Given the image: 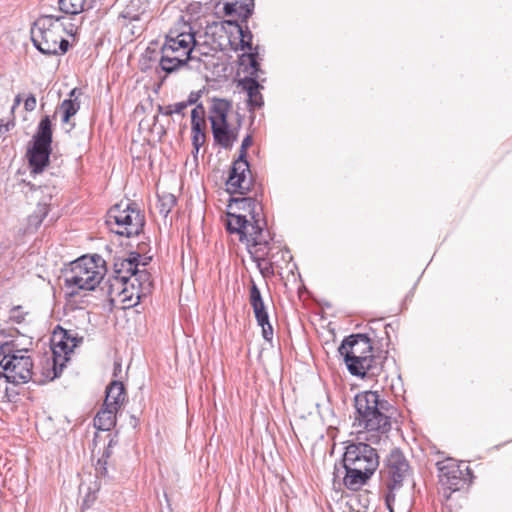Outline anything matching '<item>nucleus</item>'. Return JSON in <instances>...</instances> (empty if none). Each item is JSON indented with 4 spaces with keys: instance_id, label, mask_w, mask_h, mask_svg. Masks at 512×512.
Returning <instances> with one entry per match:
<instances>
[{
    "instance_id": "1",
    "label": "nucleus",
    "mask_w": 512,
    "mask_h": 512,
    "mask_svg": "<svg viewBox=\"0 0 512 512\" xmlns=\"http://www.w3.org/2000/svg\"><path fill=\"white\" fill-rule=\"evenodd\" d=\"M356 409L354 425L360 428L359 438L370 444L388 439L396 408L377 391H363L354 398Z\"/></svg>"
},
{
    "instance_id": "2",
    "label": "nucleus",
    "mask_w": 512,
    "mask_h": 512,
    "mask_svg": "<svg viewBox=\"0 0 512 512\" xmlns=\"http://www.w3.org/2000/svg\"><path fill=\"white\" fill-rule=\"evenodd\" d=\"M195 31L190 22L181 16L169 29L165 42L161 47L159 65L166 73H172L192 60V52L196 46Z\"/></svg>"
},
{
    "instance_id": "3",
    "label": "nucleus",
    "mask_w": 512,
    "mask_h": 512,
    "mask_svg": "<svg viewBox=\"0 0 512 512\" xmlns=\"http://www.w3.org/2000/svg\"><path fill=\"white\" fill-rule=\"evenodd\" d=\"M379 466V455L375 448L365 442H351L345 447L342 468L345 471L343 485L358 491L368 483Z\"/></svg>"
},
{
    "instance_id": "4",
    "label": "nucleus",
    "mask_w": 512,
    "mask_h": 512,
    "mask_svg": "<svg viewBox=\"0 0 512 512\" xmlns=\"http://www.w3.org/2000/svg\"><path fill=\"white\" fill-rule=\"evenodd\" d=\"M77 28L63 16L42 15L31 28L34 46L43 54L59 55L67 52L69 42L65 35H74Z\"/></svg>"
},
{
    "instance_id": "5",
    "label": "nucleus",
    "mask_w": 512,
    "mask_h": 512,
    "mask_svg": "<svg viewBox=\"0 0 512 512\" xmlns=\"http://www.w3.org/2000/svg\"><path fill=\"white\" fill-rule=\"evenodd\" d=\"M339 354L344 358L348 371L361 378L375 375L380 370L377 360L372 355V344L365 334H353L346 337L340 347Z\"/></svg>"
},
{
    "instance_id": "6",
    "label": "nucleus",
    "mask_w": 512,
    "mask_h": 512,
    "mask_svg": "<svg viewBox=\"0 0 512 512\" xmlns=\"http://www.w3.org/2000/svg\"><path fill=\"white\" fill-rule=\"evenodd\" d=\"M106 272L104 258H75L70 262V273L65 278L67 294L73 297L80 290H94Z\"/></svg>"
},
{
    "instance_id": "7",
    "label": "nucleus",
    "mask_w": 512,
    "mask_h": 512,
    "mask_svg": "<svg viewBox=\"0 0 512 512\" xmlns=\"http://www.w3.org/2000/svg\"><path fill=\"white\" fill-rule=\"evenodd\" d=\"M26 350H14L13 342L0 345V366L4 371L5 382L23 384L32 380L33 361Z\"/></svg>"
},
{
    "instance_id": "8",
    "label": "nucleus",
    "mask_w": 512,
    "mask_h": 512,
    "mask_svg": "<svg viewBox=\"0 0 512 512\" xmlns=\"http://www.w3.org/2000/svg\"><path fill=\"white\" fill-rule=\"evenodd\" d=\"M207 34L218 37L214 43L222 50L227 47L235 52L252 50L251 31L233 20L212 23L207 27Z\"/></svg>"
},
{
    "instance_id": "9",
    "label": "nucleus",
    "mask_w": 512,
    "mask_h": 512,
    "mask_svg": "<svg viewBox=\"0 0 512 512\" xmlns=\"http://www.w3.org/2000/svg\"><path fill=\"white\" fill-rule=\"evenodd\" d=\"M226 226L230 233L239 235L240 241L245 243L251 256L270 253L271 248L268 247L267 236L257 222L250 223L245 216L229 212Z\"/></svg>"
},
{
    "instance_id": "10",
    "label": "nucleus",
    "mask_w": 512,
    "mask_h": 512,
    "mask_svg": "<svg viewBox=\"0 0 512 512\" xmlns=\"http://www.w3.org/2000/svg\"><path fill=\"white\" fill-rule=\"evenodd\" d=\"M106 224L111 232L129 238L142 231L144 216L135 204L121 202L109 210Z\"/></svg>"
},
{
    "instance_id": "11",
    "label": "nucleus",
    "mask_w": 512,
    "mask_h": 512,
    "mask_svg": "<svg viewBox=\"0 0 512 512\" xmlns=\"http://www.w3.org/2000/svg\"><path fill=\"white\" fill-rule=\"evenodd\" d=\"M52 128L48 116L44 117L33 137L32 145L28 148L27 157L30 168L34 173H40L49 163L51 153Z\"/></svg>"
},
{
    "instance_id": "12",
    "label": "nucleus",
    "mask_w": 512,
    "mask_h": 512,
    "mask_svg": "<svg viewBox=\"0 0 512 512\" xmlns=\"http://www.w3.org/2000/svg\"><path fill=\"white\" fill-rule=\"evenodd\" d=\"M62 333L58 342L53 341L52 358L47 359L45 367H43V375L49 380H54L61 374L69 360V354L82 341V338L72 335L70 331L62 330Z\"/></svg>"
},
{
    "instance_id": "13",
    "label": "nucleus",
    "mask_w": 512,
    "mask_h": 512,
    "mask_svg": "<svg viewBox=\"0 0 512 512\" xmlns=\"http://www.w3.org/2000/svg\"><path fill=\"white\" fill-rule=\"evenodd\" d=\"M231 104L225 99H214L209 112L212 133L215 141L224 148L231 147L236 134L227 122Z\"/></svg>"
},
{
    "instance_id": "14",
    "label": "nucleus",
    "mask_w": 512,
    "mask_h": 512,
    "mask_svg": "<svg viewBox=\"0 0 512 512\" xmlns=\"http://www.w3.org/2000/svg\"><path fill=\"white\" fill-rule=\"evenodd\" d=\"M252 137L246 136L241 145V153L238 160H236L230 170L228 180L226 182L227 191L231 194H246L251 186L249 164L244 159L246 156V149L252 144Z\"/></svg>"
},
{
    "instance_id": "15",
    "label": "nucleus",
    "mask_w": 512,
    "mask_h": 512,
    "mask_svg": "<svg viewBox=\"0 0 512 512\" xmlns=\"http://www.w3.org/2000/svg\"><path fill=\"white\" fill-rule=\"evenodd\" d=\"M114 273L109 289L110 295L122 303L124 309L136 306L140 302L141 296L145 294L121 271L115 269Z\"/></svg>"
},
{
    "instance_id": "16",
    "label": "nucleus",
    "mask_w": 512,
    "mask_h": 512,
    "mask_svg": "<svg viewBox=\"0 0 512 512\" xmlns=\"http://www.w3.org/2000/svg\"><path fill=\"white\" fill-rule=\"evenodd\" d=\"M143 261H138L139 258H118L119 261L114 263L115 269L125 274V277H129L136 286H139L140 290L146 294L151 286V275L146 269H139L138 266H146L152 260V258H142Z\"/></svg>"
},
{
    "instance_id": "17",
    "label": "nucleus",
    "mask_w": 512,
    "mask_h": 512,
    "mask_svg": "<svg viewBox=\"0 0 512 512\" xmlns=\"http://www.w3.org/2000/svg\"><path fill=\"white\" fill-rule=\"evenodd\" d=\"M410 470L409 463L399 449H393L386 460V486L390 491L399 489Z\"/></svg>"
},
{
    "instance_id": "18",
    "label": "nucleus",
    "mask_w": 512,
    "mask_h": 512,
    "mask_svg": "<svg viewBox=\"0 0 512 512\" xmlns=\"http://www.w3.org/2000/svg\"><path fill=\"white\" fill-rule=\"evenodd\" d=\"M254 0H220L216 5L217 14H223L228 20H242L244 22L251 16Z\"/></svg>"
},
{
    "instance_id": "19",
    "label": "nucleus",
    "mask_w": 512,
    "mask_h": 512,
    "mask_svg": "<svg viewBox=\"0 0 512 512\" xmlns=\"http://www.w3.org/2000/svg\"><path fill=\"white\" fill-rule=\"evenodd\" d=\"M437 466L441 485L450 492L459 490L464 483L460 466L452 460L438 462Z\"/></svg>"
},
{
    "instance_id": "20",
    "label": "nucleus",
    "mask_w": 512,
    "mask_h": 512,
    "mask_svg": "<svg viewBox=\"0 0 512 512\" xmlns=\"http://www.w3.org/2000/svg\"><path fill=\"white\" fill-rule=\"evenodd\" d=\"M126 397L125 387L121 381L113 380L106 388L104 406L119 409Z\"/></svg>"
},
{
    "instance_id": "21",
    "label": "nucleus",
    "mask_w": 512,
    "mask_h": 512,
    "mask_svg": "<svg viewBox=\"0 0 512 512\" xmlns=\"http://www.w3.org/2000/svg\"><path fill=\"white\" fill-rule=\"evenodd\" d=\"M118 410L103 405V408L94 417V426L99 430L109 431L116 424Z\"/></svg>"
},
{
    "instance_id": "22",
    "label": "nucleus",
    "mask_w": 512,
    "mask_h": 512,
    "mask_svg": "<svg viewBox=\"0 0 512 512\" xmlns=\"http://www.w3.org/2000/svg\"><path fill=\"white\" fill-rule=\"evenodd\" d=\"M240 86L247 93L248 102L252 107H260L263 104L260 93V85L254 78H244L240 81Z\"/></svg>"
},
{
    "instance_id": "23",
    "label": "nucleus",
    "mask_w": 512,
    "mask_h": 512,
    "mask_svg": "<svg viewBox=\"0 0 512 512\" xmlns=\"http://www.w3.org/2000/svg\"><path fill=\"white\" fill-rule=\"evenodd\" d=\"M61 12L68 15H78L90 7L89 0H58Z\"/></svg>"
},
{
    "instance_id": "24",
    "label": "nucleus",
    "mask_w": 512,
    "mask_h": 512,
    "mask_svg": "<svg viewBox=\"0 0 512 512\" xmlns=\"http://www.w3.org/2000/svg\"><path fill=\"white\" fill-rule=\"evenodd\" d=\"M249 301L253 309L255 318L268 313L261 292L257 285L255 284V282H252L250 287Z\"/></svg>"
},
{
    "instance_id": "25",
    "label": "nucleus",
    "mask_w": 512,
    "mask_h": 512,
    "mask_svg": "<svg viewBox=\"0 0 512 512\" xmlns=\"http://www.w3.org/2000/svg\"><path fill=\"white\" fill-rule=\"evenodd\" d=\"M205 128V110L202 105H197L191 112V132L192 134L205 133Z\"/></svg>"
},
{
    "instance_id": "26",
    "label": "nucleus",
    "mask_w": 512,
    "mask_h": 512,
    "mask_svg": "<svg viewBox=\"0 0 512 512\" xmlns=\"http://www.w3.org/2000/svg\"><path fill=\"white\" fill-rule=\"evenodd\" d=\"M176 204V198L171 193H162L158 195L157 208L161 215L166 217Z\"/></svg>"
},
{
    "instance_id": "27",
    "label": "nucleus",
    "mask_w": 512,
    "mask_h": 512,
    "mask_svg": "<svg viewBox=\"0 0 512 512\" xmlns=\"http://www.w3.org/2000/svg\"><path fill=\"white\" fill-rule=\"evenodd\" d=\"M80 108L79 102L72 99H65L60 105V111L62 112V122L69 123V120L74 116Z\"/></svg>"
},
{
    "instance_id": "28",
    "label": "nucleus",
    "mask_w": 512,
    "mask_h": 512,
    "mask_svg": "<svg viewBox=\"0 0 512 512\" xmlns=\"http://www.w3.org/2000/svg\"><path fill=\"white\" fill-rule=\"evenodd\" d=\"M143 13L132 12L129 7L125 8L121 14L120 18L123 20L122 24L124 26H128V23L140 22L142 20Z\"/></svg>"
},
{
    "instance_id": "29",
    "label": "nucleus",
    "mask_w": 512,
    "mask_h": 512,
    "mask_svg": "<svg viewBox=\"0 0 512 512\" xmlns=\"http://www.w3.org/2000/svg\"><path fill=\"white\" fill-rule=\"evenodd\" d=\"M254 262L257 263L258 268L260 269L263 276L273 275V265L269 261L270 258H252Z\"/></svg>"
},
{
    "instance_id": "30",
    "label": "nucleus",
    "mask_w": 512,
    "mask_h": 512,
    "mask_svg": "<svg viewBox=\"0 0 512 512\" xmlns=\"http://www.w3.org/2000/svg\"><path fill=\"white\" fill-rule=\"evenodd\" d=\"M110 456V452L108 450H106L102 457L100 459H98L97 463H96V466H95V470H96V473L97 475H100V476H106L107 474V461H106V458H108Z\"/></svg>"
},
{
    "instance_id": "31",
    "label": "nucleus",
    "mask_w": 512,
    "mask_h": 512,
    "mask_svg": "<svg viewBox=\"0 0 512 512\" xmlns=\"http://www.w3.org/2000/svg\"><path fill=\"white\" fill-rule=\"evenodd\" d=\"M206 141V135L205 133L201 134H192V145H193V155L196 157V155L199 153L200 148L204 145Z\"/></svg>"
},
{
    "instance_id": "32",
    "label": "nucleus",
    "mask_w": 512,
    "mask_h": 512,
    "mask_svg": "<svg viewBox=\"0 0 512 512\" xmlns=\"http://www.w3.org/2000/svg\"><path fill=\"white\" fill-rule=\"evenodd\" d=\"M26 313L21 306H15L10 310L9 319L17 324L24 322Z\"/></svg>"
},
{
    "instance_id": "33",
    "label": "nucleus",
    "mask_w": 512,
    "mask_h": 512,
    "mask_svg": "<svg viewBox=\"0 0 512 512\" xmlns=\"http://www.w3.org/2000/svg\"><path fill=\"white\" fill-rule=\"evenodd\" d=\"M150 252V246L146 243H140L136 250L129 253V256H145Z\"/></svg>"
},
{
    "instance_id": "34",
    "label": "nucleus",
    "mask_w": 512,
    "mask_h": 512,
    "mask_svg": "<svg viewBox=\"0 0 512 512\" xmlns=\"http://www.w3.org/2000/svg\"><path fill=\"white\" fill-rule=\"evenodd\" d=\"M36 97L33 94H30L24 101V108L26 111H33L36 108Z\"/></svg>"
},
{
    "instance_id": "35",
    "label": "nucleus",
    "mask_w": 512,
    "mask_h": 512,
    "mask_svg": "<svg viewBox=\"0 0 512 512\" xmlns=\"http://www.w3.org/2000/svg\"><path fill=\"white\" fill-rule=\"evenodd\" d=\"M262 336L263 338L268 341V342H271L272 339H273V335H274V330H273V327L271 324H268V325H263L262 327Z\"/></svg>"
},
{
    "instance_id": "36",
    "label": "nucleus",
    "mask_w": 512,
    "mask_h": 512,
    "mask_svg": "<svg viewBox=\"0 0 512 512\" xmlns=\"http://www.w3.org/2000/svg\"><path fill=\"white\" fill-rule=\"evenodd\" d=\"M171 106L173 108V113L174 114H181L183 112V110L188 107V103L179 102V103H175V104H173Z\"/></svg>"
},
{
    "instance_id": "37",
    "label": "nucleus",
    "mask_w": 512,
    "mask_h": 512,
    "mask_svg": "<svg viewBox=\"0 0 512 512\" xmlns=\"http://www.w3.org/2000/svg\"><path fill=\"white\" fill-rule=\"evenodd\" d=\"M256 321H257V324L262 327L263 325H268V324H271L270 321H269V315L268 313L265 314V315H261V316H258L256 317Z\"/></svg>"
},
{
    "instance_id": "38",
    "label": "nucleus",
    "mask_w": 512,
    "mask_h": 512,
    "mask_svg": "<svg viewBox=\"0 0 512 512\" xmlns=\"http://www.w3.org/2000/svg\"><path fill=\"white\" fill-rule=\"evenodd\" d=\"M48 202L46 200H44L43 202H40L39 203V211H40V214H41V218L39 221H42V218L45 217L48 213Z\"/></svg>"
},
{
    "instance_id": "39",
    "label": "nucleus",
    "mask_w": 512,
    "mask_h": 512,
    "mask_svg": "<svg viewBox=\"0 0 512 512\" xmlns=\"http://www.w3.org/2000/svg\"><path fill=\"white\" fill-rule=\"evenodd\" d=\"M158 110H159L160 113H162L164 115H167V116L174 114L173 113V108H172L171 105H168L166 107L159 106Z\"/></svg>"
},
{
    "instance_id": "40",
    "label": "nucleus",
    "mask_w": 512,
    "mask_h": 512,
    "mask_svg": "<svg viewBox=\"0 0 512 512\" xmlns=\"http://www.w3.org/2000/svg\"><path fill=\"white\" fill-rule=\"evenodd\" d=\"M233 202L235 204L250 205L251 203H253V200L251 198H242V199H233Z\"/></svg>"
},
{
    "instance_id": "41",
    "label": "nucleus",
    "mask_w": 512,
    "mask_h": 512,
    "mask_svg": "<svg viewBox=\"0 0 512 512\" xmlns=\"http://www.w3.org/2000/svg\"><path fill=\"white\" fill-rule=\"evenodd\" d=\"M10 123H4L0 120V136L6 133L9 130Z\"/></svg>"
},
{
    "instance_id": "42",
    "label": "nucleus",
    "mask_w": 512,
    "mask_h": 512,
    "mask_svg": "<svg viewBox=\"0 0 512 512\" xmlns=\"http://www.w3.org/2000/svg\"><path fill=\"white\" fill-rule=\"evenodd\" d=\"M250 60H251V66L253 67L254 72H255V73H257V71H258L259 69H258V64H257V62H256V60H255L254 55H250ZM255 77H258V75H257V74H255Z\"/></svg>"
},
{
    "instance_id": "43",
    "label": "nucleus",
    "mask_w": 512,
    "mask_h": 512,
    "mask_svg": "<svg viewBox=\"0 0 512 512\" xmlns=\"http://www.w3.org/2000/svg\"><path fill=\"white\" fill-rule=\"evenodd\" d=\"M21 101H22L21 95L20 94L16 95V97L14 98L12 111H14L16 109V107H18L20 105Z\"/></svg>"
},
{
    "instance_id": "44",
    "label": "nucleus",
    "mask_w": 512,
    "mask_h": 512,
    "mask_svg": "<svg viewBox=\"0 0 512 512\" xmlns=\"http://www.w3.org/2000/svg\"><path fill=\"white\" fill-rule=\"evenodd\" d=\"M134 29H137V31H140L143 29V26H136V25H133L132 29H131V32L132 34H135L136 31Z\"/></svg>"
},
{
    "instance_id": "45",
    "label": "nucleus",
    "mask_w": 512,
    "mask_h": 512,
    "mask_svg": "<svg viewBox=\"0 0 512 512\" xmlns=\"http://www.w3.org/2000/svg\"><path fill=\"white\" fill-rule=\"evenodd\" d=\"M194 102H195V100L193 98H189L186 103H188V106H189V105H192Z\"/></svg>"
},
{
    "instance_id": "46",
    "label": "nucleus",
    "mask_w": 512,
    "mask_h": 512,
    "mask_svg": "<svg viewBox=\"0 0 512 512\" xmlns=\"http://www.w3.org/2000/svg\"><path fill=\"white\" fill-rule=\"evenodd\" d=\"M339 472H340V469H339V468H337V467L335 466V472H334V474H335V475H338V473H339Z\"/></svg>"
},
{
    "instance_id": "47",
    "label": "nucleus",
    "mask_w": 512,
    "mask_h": 512,
    "mask_svg": "<svg viewBox=\"0 0 512 512\" xmlns=\"http://www.w3.org/2000/svg\"><path fill=\"white\" fill-rule=\"evenodd\" d=\"M82 256L86 257V256H98V255L97 254H83Z\"/></svg>"
},
{
    "instance_id": "48",
    "label": "nucleus",
    "mask_w": 512,
    "mask_h": 512,
    "mask_svg": "<svg viewBox=\"0 0 512 512\" xmlns=\"http://www.w3.org/2000/svg\"><path fill=\"white\" fill-rule=\"evenodd\" d=\"M84 505H85V506H87V507L89 506V505H88V499H87V498L84 500Z\"/></svg>"
}]
</instances>
